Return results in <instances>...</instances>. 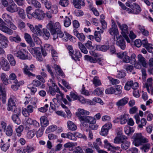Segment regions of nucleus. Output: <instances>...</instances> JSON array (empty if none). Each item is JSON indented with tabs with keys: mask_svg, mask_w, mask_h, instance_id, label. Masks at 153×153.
I'll list each match as a JSON object with an SVG mask.
<instances>
[{
	"mask_svg": "<svg viewBox=\"0 0 153 153\" xmlns=\"http://www.w3.org/2000/svg\"><path fill=\"white\" fill-rule=\"evenodd\" d=\"M111 27L110 28L108 32L110 35L114 36V39L117 41L116 44L122 50H124L126 48L125 43L123 37L120 35L116 25L113 20H111Z\"/></svg>",
	"mask_w": 153,
	"mask_h": 153,
	"instance_id": "nucleus-1",
	"label": "nucleus"
},
{
	"mask_svg": "<svg viewBox=\"0 0 153 153\" xmlns=\"http://www.w3.org/2000/svg\"><path fill=\"white\" fill-rule=\"evenodd\" d=\"M133 138L134 140L133 144L136 146H138L143 143L148 142V140L144 137L141 133H134L133 135Z\"/></svg>",
	"mask_w": 153,
	"mask_h": 153,
	"instance_id": "nucleus-2",
	"label": "nucleus"
},
{
	"mask_svg": "<svg viewBox=\"0 0 153 153\" xmlns=\"http://www.w3.org/2000/svg\"><path fill=\"white\" fill-rule=\"evenodd\" d=\"M17 101V99L15 95H11L8 99L7 104V110L8 111H15L16 108V102Z\"/></svg>",
	"mask_w": 153,
	"mask_h": 153,
	"instance_id": "nucleus-3",
	"label": "nucleus"
},
{
	"mask_svg": "<svg viewBox=\"0 0 153 153\" xmlns=\"http://www.w3.org/2000/svg\"><path fill=\"white\" fill-rule=\"evenodd\" d=\"M27 25L29 27L31 31L34 33L38 36H42L43 35L42 25L41 24L35 25L34 27L30 23H27Z\"/></svg>",
	"mask_w": 153,
	"mask_h": 153,
	"instance_id": "nucleus-4",
	"label": "nucleus"
},
{
	"mask_svg": "<svg viewBox=\"0 0 153 153\" xmlns=\"http://www.w3.org/2000/svg\"><path fill=\"white\" fill-rule=\"evenodd\" d=\"M47 27L50 30L51 33H53L56 31H59L61 29V25L59 22H57L54 24L51 21L47 25Z\"/></svg>",
	"mask_w": 153,
	"mask_h": 153,
	"instance_id": "nucleus-5",
	"label": "nucleus"
},
{
	"mask_svg": "<svg viewBox=\"0 0 153 153\" xmlns=\"http://www.w3.org/2000/svg\"><path fill=\"white\" fill-rule=\"evenodd\" d=\"M117 24L118 26L121 30V33L127 42L130 43V41L127 36V34H128L127 26L125 24L121 25L119 22H117Z\"/></svg>",
	"mask_w": 153,
	"mask_h": 153,
	"instance_id": "nucleus-6",
	"label": "nucleus"
},
{
	"mask_svg": "<svg viewBox=\"0 0 153 153\" xmlns=\"http://www.w3.org/2000/svg\"><path fill=\"white\" fill-rule=\"evenodd\" d=\"M16 56L19 59L25 60L30 59V55L27 51L24 49L23 51H19L15 53Z\"/></svg>",
	"mask_w": 153,
	"mask_h": 153,
	"instance_id": "nucleus-7",
	"label": "nucleus"
},
{
	"mask_svg": "<svg viewBox=\"0 0 153 153\" xmlns=\"http://www.w3.org/2000/svg\"><path fill=\"white\" fill-rule=\"evenodd\" d=\"M38 49V48L36 47L33 48L31 47L29 48L28 50L33 56L36 58L37 60L42 61L43 59L40 52Z\"/></svg>",
	"mask_w": 153,
	"mask_h": 153,
	"instance_id": "nucleus-8",
	"label": "nucleus"
},
{
	"mask_svg": "<svg viewBox=\"0 0 153 153\" xmlns=\"http://www.w3.org/2000/svg\"><path fill=\"white\" fill-rule=\"evenodd\" d=\"M45 16L44 12L42 10L36 9L32 13V18L36 19L39 20H42L44 19Z\"/></svg>",
	"mask_w": 153,
	"mask_h": 153,
	"instance_id": "nucleus-9",
	"label": "nucleus"
},
{
	"mask_svg": "<svg viewBox=\"0 0 153 153\" xmlns=\"http://www.w3.org/2000/svg\"><path fill=\"white\" fill-rule=\"evenodd\" d=\"M89 113L90 112L82 108L78 109L76 113V115L79 118L81 123L86 117L84 116L88 115Z\"/></svg>",
	"mask_w": 153,
	"mask_h": 153,
	"instance_id": "nucleus-10",
	"label": "nucleus"
},
{
	"mask_svg": "<svg viewBox=\"0 0 153 153\" xmlns=\"http://www.w3.org/2000/svg\"><path fill=\"white\" fill-rule=\"evenodd\" d=\"M0 30L3 32L10 35L13 33V31L6 26L5 23L3 20L0 18Z\"/></svg>",
	"mask_w": 153,
	"mask_h": 153,
	"instance_id": "nucleus-11",
	"label": "nucleus"
},
{
	"mask_svg": "<svg viewBox=\"0 0 153 153\" xmlns=\"http://www.w3.org/2000/svg\"><path fill=\"white\" fill-rule=\"evenodd\" d=\"M129 115L128 114H124L121 115L119 117L116 118L113 121L114 123H117L120 121L121 124H124L127 122L129 118Z\"/></svg>",
	"mask_w": 153,
	"mask_h": 153,
	"instance_id": "nucleus-12",
	"label": "nucleus"
},
{
	"mask_svg": "<svg viewBox=\"0 0 153 153\" xmlns=\"http://www.w3.org/2000/svg\"><path fill=\"white\" fill-rule=\"evenodd\" d=\"M6 10L10 13H14L18 11L19 9L13 0H10L9 4L6 8Z\"/></svg>",
	"mask_w": 153,
	"mask_h": 153,
	"instance_id": "nucleus-13",
	"label": "nucleus"
},
{
	"mask_svg": "<svg viewBox=\"0 0 153 153\" xmlns=\"http://www.w3.org/2000/svg\"><path fill=\"white\" fill-rule=\"evenodd\" d=\"M96 122V119L94 117L91 116H86L81 123L84 126L87 127L88 126V123L93 124L95 123Z\"/></svg>",
	"mask_w": 153,
	"mask_h": 153,
	"instance_id": "nucleus-14",
	"label": "nucleus"
},
{
	"mask_svg": "<svg viewBox=\"0 0 153 153\" xmlns=\"http://www.w3.org/2000/svg\"><path fill=\"white\" fill-rule=\"evenodd\" d=\"M112 126V124L110 123H107L102 127L100 134L103 136H106L108 134L109 129H111Z\"/></svg>",
	"mask_w": 153,
	"mask_h": 153,
	"instance_id": "nucleus-15",
	"label": "nucleus"
},
{
	"mask_svg": "<svg viewBox=\"0 0 153 153\" xmlns=\"http://www.w3.org/2000/svg\"><path fill=\"white\" fill-rule=\"evenodd\" d=\"M118 57L122 59L123 62L126 63L130 62V58L127 55L126 52L118 53L117 54Z\"/></svg>",
	"mask_w": 153,
	"mask_h": 153,
	"instance_id": "nucleus-16",
	"label": "nucleus"
},
{
	"mask_svg": "<svg viewBox=\"0 0 153 153\" xmlns=\"http://www.w3.org/2000/svg\"><path fill=\"white\" fill-rule=\"evenodd\" d=\"M45 7L48 10L50 9V11L53 14H56L58 11L57 6L55 4L52 5L50 2L46 4Z\"/></svg>",
	"mask_w": 153,
	"mask_h": 153,
	"instance_id": "nucleus-17",
	"label": "nucleus"
},
{
	"mask_svg": "<svg viewBox=\"0 0 153 153\" xmlns=\"http://www.w3.org/2000/svg\"><path fill=\"white\" fill-rule=\"evenodd\" d=\"M8 39L6 36L3 34L0 35V44L3 49L8 47Z\"/></svg>",
	"mask_w": 153,
	"mask_h": 153,
	"instance_id": "nucleus-18",
	"label": "nucleus"
},
{
	"mask_svg": "<svg viewBox=\"0 0 153 153\" xmlns=\"http://www.w3.org/2000/svg\"><path fill=\"white\" fill-rule=\"evenodd\" d=\"M128 98L127 97H124L119 100L116 103V105L118 109H121L126 105L128 102Z\"/></svg>",
	"mask_w": 153,
	"mask_h": 153,
	"instance_id": "nucleus-19",
	"label": "nucleus"
},
{
	"mask_svg": "<svg viewBox=\"0 0 153 153\" xmlns=\"http://www.w3.org/2000/svg\"><path fill=\"white\" fill-rule=\"evenodd\" d=\"M6 91L5 88L0 84V100L4 103L6 101Z\"/></svg>",
	"mask_w": 153,
	"mask_h": 153,
	"instance_id": "nucleus-20",
	"label": "nucleus"
},
{
	"mask_svg": "<svg viewBox=\"0 0 153 153\" xmlns=\"http://www.w3.org/2000/svg\"><path fill=\"white\" fill-rule=\"evenodd\" d=\"M73 32L74 35L77 37L79 41L82 42L85 41V37L83 33H79L76 29L74 30Z\"/></svg>",
	"mask_w": 153,
	"mask_h": 153,
	"instance_id": "nucleus-21",
	"label": "nucleus"
},
{
	"mask_svg": "<svg viewBox=\"0 0 153 153\" xmlns=\"http://www.w3.org/2000/svg\"><path fill=\"white\" fill-rule=\"evenodd\" d=\"M73 3L75 7L78 9L81 8L82 6L85 5L84 0H73Z\"/></svg>",
	"mask_w": 153,
	"mask_h": 153,
	"instance_id": "nucleus-22",
	"label": "nucleus"
},
{
	"mask_svg": "<svg viewBox=\"0 0 153 153\" xmlns=\"http://www.w3.org/2000/svg\"><path fill=\"white\" fill-rule=\"evenodd\" d=\"M72 53V54L71 55L72 58L75 61H79V59L82 57V55L79 50H76L74 52Z\"/></svg>",
	"mask_w": 153,
	"mask_h": 153,
	"instance_id": "nucleus-23",
	"label": "nucleus"
},
{
	"mask_svg": "<svg viewBox=\"0 0 153 153\" xmlns=\"http://www.w3.org/2000/svg\"><path fill=\"white\" fill-rule=\"evenodd\" d=\"M1 67L2 69L5 71H9L10 68V65L6 59L2 58L1 59Z\"/></svg>",
	"mask_w": 153,
	"mask_h": 153,
	"instance_id": "nucleus-24",
	"label": "nucleus"
},
{
	"mask_svg": "<svg viewBox=\"0 0 153 153\" xmlns=\"http://www.w3.org/2000/svg\"><path fill=\"white\" fill-rule=\"evenodd\" d=\"M24 36L26 41L31 47H33L35 46V44L33 41L30 35L28 33H25L24 34Z\"/></svg>",
	"mask_w": 153,
	"mask_h": 153,
	"instance_id": "nucleus-25",
	"label": "nucleus"
},
{
	"mask_svg": "<svg viewBox=\"0 0 153 153\" xmlns=\"http://www.w3.org/2000/svg\"><path fill=\"white\" fill-rule=\"evenodd\" d=\"M50 82L52 84L53 87L52 86H49V91L50 94L52 95H54L56 92V91L57 90V88L59 87L56 85L53 81L51 80L50 79Z\"/></svg>",
	"mask_w": 153,
	"mask_h": 153,
	"instance_id": "nucleus-26",
	"label": "nucleus"
},
{
	"mask_svg": "<svg viewBox=\"0 0 153 153\" xmlns=\"http://www.w3.org/2000/svg\"><path fill=\"white\" fill-rule=\"evenodd\" d=\"M103 32V30L101 29H100V30L98 31H95L94 33V36L95 39L96 41L98 42H100L101 40V34Z\"/></svg>",
	"mask_w": 153,
	"mask_h": 153,
	"instance_id": "nucleus-27",
	"label": "nucleus"
},
{
	"mask_svg": "<svg viewBox=\"0 0 153 153\" xmlns=\"http://www.w3.org/2000/svg\"><path fill=\"white\" fill-rule=\"evenodd\" d=\"M71 35L66 31L63 33L60 30L59 33V37L62 38V39L65 42L67 41L69 39V37H70Z\"/></svg>",
	"mask_w": 153,
	"mask_h": 153,
	"instance_id": "nucleus-28",
	"label": "nucleus"
},
{
	"mask_svg": "<svg viewBox=\"0 0 153 153\" xmlns=\"http://www.w3.org/2000/svg\"><path fill=\"white\" fill-rule=\"evenodd\" d=\"M27 3L29 4H31L35 7L40 8L41 5L40 3L36 0H26Z\"/></svg>",
	"mask_w": 153,
	"mask_h": 153,
	"instance_id": "nucleus-29",
	"label": "nucleus"
},
{
	"mask_svg": "<svg viewBox=\"0 0 153 153\" xmlns=\"http://www.w3.org/2000/svg\"><path fill=\"white\" fill-rule=\"evenodd\" d=\"M40 121L41 125L42 127H46L49 124V121L46 116L41 117L40 118Z\"/></svg>",
	"mask_w": 153,
	"mask_h": 153,
	"instance_id": "nucleus-30",
	"label": "nucleus"
},
{
	"mask_svg": "<svg viewBox=\"0 0 153 153\" xmlns=\"http://www.w3.org/2000/svg\"><path fill=\"white\" fill-rule=\"evenodd\" d=\"M2 17L4 22L8 24L13 21L12 17L7 13H4L2 14Z\"/></svg>",
	"mask_w": 153,
	"mask_h": 153,
	"instance_id": "nucleus-31",
	"label": "nucleus"
},
{
	"mask_svg": "<svg viewBox=\"0 0 153 153\" xmlns=\"http://www.w3.org/2000/svg\"><path fill=\"white\" fill-rule=\"evenodd\" d=\"M137 58L138 62L140 63L143 66L146 67L147 64L145 58L140 54H139L138 55Z\"/></svg>",
	"mask_w": 153,
	"mask_h": 153,
	"instance_id": "nucleus-32",
	"label": "nucleus"
},
{
	"mask_svg": "<svg viewBox=\"0 0 153 153\" xmlns=\"http://www.w3.org/2000/svg\"><path fill=\"white\" fill-rule=\"evenodd\" d=\"M24 67L23 68V70L24 73L26 75L29 76H33L34 75L31 72H30V69L29 67L26 64H24Z\"/></svg>",
	"mask_w": 153,
	"mask_h": 153,
	"instance_id": "nucleus-33",
	"label": "nucleus"
},
{
	"mask_svg": "<svg viewBox=\"0 0 153 153\" xmlns=\"http://www.w3.org/2000/svg\"><path fill=\"white\" fill-rule=\"evenodd\" d=\"M55 70L56 73L60 76H62L63 78L65 76V74L61 69L59 66L55 65L54 66Z\"/></svg>",
	"mask_w": 153,
	"mask_h": 153,
	"instance_id": "nucleus-34",
	"label": "nucleus"
},
{
	"mask_svg": "<svg viewBox=\"0 0 153 153\" xmlns=\"http://www.w3.org/2000/svg\"><path fill=\"white\" fill-rule=\"evenodd\" d=\"M67 127L68 129L71 131L76 130L77 127L75 124L72 121L69 120L67 122Z\"/></svg>",
	"mask_w": 153,
	"mask_h": 153,
	"instance_id": "nucleus-35",
	"label": "nucleus"
},
{
	"mask_svg": "<svg viewBox=\"0 0 153 153\" xmlns=\"http://www.w3.org/2000/svg\"><path fill=\"white\" fill-rule=\"evenodd\" d=\"M78 45L81 51L85 54L88 53V51L84 45L80 42H78Z\"/></svg>",
	"mask_w": 153,
	"mask_h": 153,
	"instance_id": "nucleus-36",
	"label": "nucleus"
},
{
	"mask_svg": "<svg viewBox=\"0 0 153 153\" xmlns=\"http://www.w3.org/2000/svg\"><path fill=\"white\" fill-rule=\"evenodd\" d=\"M7 59L9 61L10 64L11 66H15L16 64V61L14 59L13 56L12 54H9L7 55Z\"/></svg>",
	"mask_w": 153,
	"mask_h": 153,
	"instance_id": "nucleus-37",
	"label": "nucleus"
},
{
	"mask_svg": "<svg viewBox=\"0 0 153 153\" xmlns=\"http://www.w3.org/2000/svg\"><path fill=\"white\" fill-rule=\"evenodd\" d=\"M124 131L128 135L131 134L134 131V129L133 127L126 126L125 127Z\"/></svg>",
	"mask_w": 153,
	"mask_h": 153,
	"instance_id": "nucleus-38",
	"label": "nucleus"
},
{
	"mask_svg": "<svg viewBox=\"0 0 153 153\" xmlns=\"http://www.w3.org/2000/svg\"><path fill=\"white\" fill-rule=\"evenodd\" d=\"M32 84L34 86H40L41 88H43L45 87V85L43 83H41L39 81L36 79L33 80Z\"/></svg>",
	"mask_w": 153,
	"mask_h": 153,
	"instance_id": "nucleus-39",
	"label": "nucleus"
},
{
	"mask_svg": "<svg viewBox=\"0 0 153 153\" xmlns=\"http://www.w3.org/2000/svg\"><path fill=\"white\" fill-rule=\"evenodd\" d=\"M84 59L85 60L89 61L91 63H96L97 61L96 58H94L88 55H85L84 56Z\"/></svg>",
	"mask_w": 153,
	"mask_h": 153,
	"instance_id": "nucleus-40",
	"label": "nucleus"
},
{
	"mask_svg": "<svg viewBox=\"0 0 153 153\" xmlns=\"http://www.w3.org/2000/svg\"><path fill=\"white\" fill-rule=\"evenodd\" d=\"M56 92L59 93V94H57L56 95V97L57 100L59 101H61L62 99L64 97V95L60 91L59 88H57V90L56 91Z\"/></svg>",
	"mask_w": 153,
	"mask_h": 153,
	"instance_id": "nucleus-41",
	"label": "nucleus"
},
{
	"mask_svg": "<svg viewBox=\"0 0 153 153\" xmlns=\"http://www.w3.org/2000/svg\"><path fill=\"white\" fill-rule=\"evenodd\" d=\"M24 129V127L22 125H20L16 129V131L17 136L20 137L21 136Z\"/></svg>",
	"mask_w": 153,
	"mask_h": 153,
	"instance_id": "nucleus-42",
	"label": "nucleus"
},
{
	"mask_svg": "<svg viewBox=\"0 0 153 153\" xmlns=\"http://www.w3.org/2000/svg\"><path fill=\"white\" fill-rule=\"evenodd\" d=\"M24 147L26 152L28 153H31L36 150L35 147L31 146L28 145L24 146Z\"/></svg>",
	"mask_w": 153,
	"mask_h": 153,
	"instance_id": "nucleus-43",
	"label": "nucleus"
},
{
	"mask_svg": "<svg viewBox=\"0 0 153 153\" xmlns=\"http://www.w3.org/2000/svg\"><path fill=\"white\" fill-rule=\"evenodd\" d=\"M134 6V8L133 9L134 14H139L141 11V9L140 6L136 3H133Z\"/></svg>",
	"mask_w": 153,
	"mask_h": 153,
	"instance_id": "nucleus-44",
	"label": "nucleus"
},
{
	"mask_svg": "<svg viewBox=\"0 0 153 153\" xmlns=\"http://www.w3.org/2000/svg\"><path fill=\"white\" fill-rule=\"evenodd\" d=\"M153 79L152 78H148L147 80V82L146 83V87L147 90L148 92H150V90L149 87L152 86V81Z\"/></svg>",
	"mask_w": 153,
	"mask_h": 153,
	"instance_id": "nucleus-45",
	"label": "nucleus"
},
{
	"mask_svg": "<svg viewBox=\"0 0 153 153\" xmlns=\"http://www.w3.org/2000/svg\"><path fill=\"white\" fill-rule=\"evenodd\" d=\"M104 89L103 88H98L93 91V93L98 96H100L102 94Z\"/></svg>",
	"mask_w": 153,
	"mask_h": 153,
	"instance_id": "nucleus-46",
	"label": "nucleus"
},
{
	"mask_svg": "<svg viewBox=\"0 0 153 153\" xmlns=\"http://www.w3.org/2000/svg\"><path fill=\"white\" fill-rule=\"evenodd\" d=\"M121 145V148L123 150H126L130 146V143L129 141H126L122 143Z\"/></svg>",
	"mask_w": 153,
	"mask_h": 153,
	"instance_id": "nucleus-47",
	"label": "nucleus"
},
{
	"mask_svg": "<svg viewBox=\"0 0 153 153\" xmlns=\"http://www.w3.org/2000/svg\"><path fill=\"white\" fill-rule=\"evenodd\" d=\"M93 83L94 85L96 86H100L101 85L100 80L99 77L97 76H95L93 79Z\"/></svg>",
	"mask_w": 153,
	"mask_h": 153,
	"instance_id": "nucleus-48",
	"label": "nucleus"
},
{
	"mask_svg": "<svg viewBox=\"0 0 153 153\" xmlns=\"http://www.w3.org/2000/svg\"><path fill=\"white\" fill-rule=\"evenodd\" d=\"M97 49L102 51L105 52L108 50L109 48V45H99L97 46Z\"/></svg>",
	"mask_w": 153,
	"mask_h": 153,
	"instance_id": "nucleus-49",
	"label": "nucleus"
},
{
	"mask_svg": "<svg viewBox=\"0 0 153 153\" xmlns=\"http://www.w3.org/2000/svg\"><path fill=\"white\" fill-rule=\"evenodd\" d=\"M33 10V7L31 6H28L26 9V11L28 17L29 19H32V14L31 11Z\"/></svg>",
	"mask_w": 153,
	"mask_h": 153,
	"instance_id": "nucleus-50",
	"label": "nucleus"
},
{
	"mask_svg": "<svg viewBox=\"0 0 153 153\" xmlns=\"http://www.w3.org/2000/svg\"><path fill=\"white\" fill-rule=\"evenodd\" d=\"M35 134L36 132L34 130L30 131L27 133V137L28 139H31L35 136Z\"/></svg>",
	"mask_w": 153,
	"mask_h": 153,
	"instance_id": "nucleus-51",
	"label": "nucleus"
},
{
	"mask_svg": "<svg viewBox=\"0 0 153 153\" xmlns=\"http://www.w3.org/2000/svg\"><path fill=\"white\" fill-rule=\"evenodd\" d=\"M133 84V81L130 80L128 81L125 84L124 88L126 90L128 91L130 90L131 88H132V85Z\"/></svg>",
	"mask_w": 153,
	"mask_h": 153,
	"instance_id": "nucleus-52",
	"label": "nucleus"
},
{
	"mask_svg": "<svg viewBox=\"0 0 153 153\" xmlns=\"http://www.w3.org/2000/svg\"><path fill=\"white\" fill-rule=\"evenodd\" d=\"M104 148L108 149V150L112 151V146L111 145L110 143L108 142V140H105L104 141Z\"/></svg>",
	"mask_w": 153,
	"mask_h": 153,
	"instance_id": "nucleus-53",
	"label": "nucleus"
},
{
	"mask_svg": "<svg viewBox=\"0 0 153 153\" xmlns=\"http://www.w3.org/2000/svg\"><path fill=\"white\" fill-rule=\"evenodd\" d=\"M108 78L109 80L110 83L113 85L118 84L120 82L119 80L117 79H115L112 77L108 76Z\"/></svg>",
	"mask_w": 153,
	"mask_h": 153,
	"instance_id": "nucleus-54",
	"label": "nucleus"
},
{
	"mask_svg": "<svg viewBox=\"0 0 153 153\" xmlns=\"http://www.w3.org/2000/svg\"><path fill=\"white\" fill-rule=\"evenodd\" d=\"M12 118L14 122L17 124H20L21 123V120L19 118L17 114H14L12 116Z\"/></svg>",
	"mask_w": 153,
	"mask_h": 153,
	"instance_id": "nucleus-55",
	"label": "nucleus"
},
{
	"mask_svg": "<svg viewBox=\"0 0 153 153\" xmlns=\"http://www.w3.org/2000/svg\"><path fill=\"white\" fill-rule=\"evenodd\" d=\"M9 40L11 42H18L21 41V39L19 36H17L16 37L10 36L9 37Z\"/></svg>",
	"mask_w": 153,
	"mask_h": 153,
	"instance_id": "nucleus-56",
	"label": "nucleus"
},
{
	"mask_svg": "<svg viewBox=\"0 0 153 153\" xmlns=\"http://www.w3.org/2000/svg\"><path fill=\"white\" fill-rule=\"evenodd\" d=\"M146 120L145 118H143L140 120V124H139L137 127L138 129H141L143 126H145L146 124Z\"/></svg>",
	"mask_w": 153,
	"mask_h": 153,
	"instance_id": "nucleus-57",
	"label": "nucleus"
},
{
	"mask_svg": "<svg viewBox=\"0 0 153 153\" xmlns=\"http://www.w3.org/2000/svg\"><path fill=\"white\" fill-rule=\"evenodd\" d=\"M6 134L8 136H11L13 133V130L11 127L10 126H7L5 131Z\"/></svg>",
	"mask_w": 153,
	"mask_h": 153,
	"instance_id": "nucleus-58",
	"label": "nucleus"
},
{
	"mask_svg": "<svg viewBox=\"0 0 153 153\" xmlns=\"http://www.w3.org/2000/svg\"><path fill=\"white\" fill-rule=\"evenodd\" d=\"M71 21L70 19L66 16L64 22V26L66 27H68L71 25Z\"/></svg>",
	"mask_w": 153,
	"mask_h": 153,
	"instance_id": "nucleus-59",
	"label": "nucleus"
},
{
	"mask_svg": "<svg viewBox=\"0 0 153 153\" xmlns=\"http://www.w3.org/2000/svg\"><path fill=\"white\" fill-rule=\"evenodd\" d=\"M150 147V144L149 143H146L143 145L141 148V149L144 152H146L148 151Z\"/></svg>",
	"mask_w": 153,
	"mask_h": 153,
	"instance_id": "nucleus-60",
	"label": "nucleus"
},
{
	"mask_svg": "<svg viewBox=\"0 0 153 153\" xmlns=\"http://www.w3.org/2000/svg\"><path fill=\"white\" fill-rule=\"evenodd\" d=\"M51 53L53 59L55 61H56L58 57V53L55 50L53 49L51 50Z\"/></svg>",
	"mask_w": 153,
	"mask_h": 153,
	"instance_id": "nucleus-61",
	"label": "nucleus"
},
{
	"mask_svg": "<svg viewBox=\"0 0 153 153\" xmlns=\"http://www.w3.org/2000/svg\"><path fill=\"white\" fill-rule=\"evenodd\" d=\"M57 128V126L55 125H53L49 126L46 130V131L48 133L49 132H53L55 131Z\"/></svg>",
	"mask_w": 153,
	"mask_h": 153,
	"instance_id": "nucleus-62",
	"label": "nucleus"
},
{
	"mask_svg": "<svg viewBox=\"0 0 153 153\" xmlns=\"http://www.w3.org/2000/svg\"><path fill=\"white\" fill-rule=\"evenodd\" d=\"M124 68L128 73L131 72L134 69L133 65H126L124 66Z\"/></svg>",
	"mask_w": 153,
	"mask_h": 153,
	"instance_id": "nucleus-63",
	"label": "nucleus"
},
{
	"mask_svg": "<svg viewBox=\"0 0 153 153\" xmlns=\"http://www.w3.org/2000/svg\"><path fill=\"white\" fill-rule=\"evenodd\" d=\"M127 153H138V150L135 147H132L129 149L127 151Z\"/></svg>",
	"mask_w": 153,
	"mask_h": 153,
	"instance_id": "nucleus-64",
	"label": "nucleus"
}]
</instances>
